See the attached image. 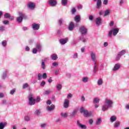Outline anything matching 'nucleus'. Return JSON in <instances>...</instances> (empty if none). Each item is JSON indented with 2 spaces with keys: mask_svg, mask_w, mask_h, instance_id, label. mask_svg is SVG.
<instances>
[{
  "mask_svg": "<svg viewBox=\"0 0 129 129\" xmlns=\"http://www.w3.org/2000/svg\"><path fill=\"white\" fill-rule=\"evenodd\" d=\"M7 126V122H0V129H4Z\"/></svg>",
  "mask_w": 129,
  "mask_h": 129,
  "instance_id": "aec40b11",
  "label": "nucleus"
},
{
  "mask_svg": "<svg viewBox=\"0 0 129 129\" xmlns=\"http://www.w3.org/2000/svg\"><path fill=\"white\" fill-rule=\"evenodd\" d=\"M103 4V5H105V6H106V5L108 4V0H104Z\"/></svg>",
  "mask_w": 129,
  "mask_h": 129,
  "instance_id": "3c124183",
  "label": "nucleus"
},
{
  "mask_svg": "<svg viewBox=\"0 0 129 129\" xmlns=\"http://www.w3.org/2000/svg\"><path fill=\"white\" fill-rule=\"evenodd\" d=\"M0 31H5V27L4 26L0 27Z\"/></svg>",
  "mask_w": 129,
  "mask_h": 129,
  "instance_id": "338daca9",
  "label": "nucleus"
},
{
  "mask_svg": "<svg viewBox=\"0 0 129 129\" xmlns=\"http://www.w3.org/2000/svg\"><path fill=\"white\" fill-rule=\"evenodd\" d=\"M41 44H38L36 45V48L37 49V50H39V51L41 50Z\"/></svg>",
  "mask_w": 129,
  "mask_h": 129,
  "instance_id": "a19ab883",
  "label": "nucleus"
},
{
  "mask_svg": "<svg viewBox=\"0 0 129 129\" xmlns=\"http://www.w3.org/2000/svg\"><path fill=\"white\" fill-rule=\"evenodd\" d=\"M48 60V58H45L44 60H42V62H41V67L42 69L45 70L46 69V64H45V61H47Z\"/></svg>",
  "mask_w": 129,
  "mask_h": 129,
  "instance_id": "dca6fc26",
  "label": "nucleus"
},
{
  "mask_svg": "<svg viewBox=\"0 0 129 129\" xmlns=\"http://www.w3.org/2000/svg\"><path fill=\"white\" fill-rule=\"evenodd\" d=\"M70 102V100L66 99L64 100L63 103V107L64 108H68L69 107V103Z\"/></svg>",
  "mask_w": 129,
  "mask_h": 129,
  "instance_id": "9b49d317",
  "label": "nucleus"
},
{
  "mask_svg": "<svg viewBox=\"0 0 129 129\" xmlns=\"http://www.w3.org/2000/svg\"><path fill=\"white\" fill-rule=\"evenodd\" d=\"M8 74V72H7V71L4 72V73H3V79H6V78H7V74Z\"/></svg>",
  "mask_w": 129,
  "mask_h": 129,
  "instance_id": "4c0bfd02",
  "label": "nucleus"
},
{
  "mask_svg": "<svg viewBox=\"0 0 129 129\" xmlns=\"http://www.w3.org/2000/svg\"><path fill=\"white\" fill-rule=\"evenodd\" d=\"M33 54H37V49L36 48H33V51H32Z\"/></svg>",
  "mask_w": 129,
  "mask_h": 129,
  "instance_id": "4d7b16f0",
  "label": "nucleus"
},
{
  "mask_svg": "<svg viewBox=\"0 0 129 129\" xmlns=\"http://www.w3.org/2000/svg\"><path fill=\"white\" fill-rule=\"evenodd\" d=\"M45 84H46V82L44 81H42L40 84V86L44 87V86H45Z\"/></svg>",
  "mask_w": 129,
  "mask_h": 129,
  "instance_id": "37998d69",
  "label": "nucleus"
},
{
  "mask_svg": "<svg viewBox=\"0 0 129 129\" xmlns=\"http://www.w3.org/2000/svg\"><path fill=\"white\" fill-rule=\"evenodd\" d=\"M24 119L25 120H26V121H29L30 117L29 116H25L24 117Z\"/></svg>",
  "mask_w": 129,
  "mask_h": 129,
  "instance_id": "58836bf2",
  "label": "nucleus"
},
{
  "mask_svg": "<svg viewBox=\"0 0 129 129\" xmlns=\"http://www.w3.org/2000/svg\"><path fill=\"white\" fill-rule=\"evenodd\" d=\"M76 13V9L75 8H73L72 10V14H74Z\"/></svg>",
  "mask_w": 129,
  "mask_h": 129,
  "instance_id": "13d9d810",
  "label": "nucleus"
},
{
  "mask_svg": "<svg viewBox=\"0 0 129 129\" xmlns=\"http://www.w3.org/2000/svg\"><path fill=\"white\" fill-rule=\"evenodd\" d=\"M60 115L61 116H62V117H63V118H65V117H67L68 116V113H67V112H61L60 113Z\"/></svg>",
  "mask_w": 129,
  "mask_h": 129,
  "instance_id": "b1692460",
  "label": "nucleus"
},
{
  "mask_svg": "<svg viewBox=\"0 0 129 129\" xmlns=\"http://www.w3.org/2000/svg\"><path fill=\"white\" fill-rule=\"evenodd\" d=\"M34 113L36 115H40V114L41 113V111H40V110H36L35 111Z\"/></svg>",
  "mask_w": 129,
  "mask_h": 129,
  "instance_id": "2f4dec72",
  "label": "nucleus"
},
{
  "mask_svg": "<svg viewBox=\"0 0 129 129\" xmlns=\"http://www.w3.org/2000/svg\"><path fill=\"white\" fill-rule=\"evenodd\" d=\"M35 102H40L41 100V98H40V97L39 96H37L36 99H35Z\"/></svg>",
  "mask_w": 129,
  "mask_h": 129,
  "instance_id": "f704fd0d",
  "label": "nucleus"
},
{
  "mask_svg": "<svg viewBox=\"0 0 129 129\" xmlns=\"http://www.w3.org/2000/svg\"><path fill=\"white\" fill-rule=\"evenodd\" d=\"M89 123H90V124H92V123H93V120L92 119H91L89 120Z\"/></svg>",
  "mask_w": 129,
  "mask_h": 129,
  "instance_id": "0e129e2a",
  "label": "nucleus"
},
{
  "mask_svg": "<svg viewBox=\"0 0 129 129\" xmlns=\"http://www.w3.org/2000/svg\"><path fill=\"white\" fill-rule=\"evenodd\" d=\"M28 7L29 9L33 10V9H35V7H36V5L35 4V3H29L28 4Z\"/></svg>",
  "mask_w": 129,
  "mask_h": 129,
  "instance_id": "a211bd4d",
  "label": "nucleus"
},
{
  "mask_svg": "<svg viewBox=\"0 0 129 129\" xmlns=\"http://www.w3.org/2000/svg\"><path fill=\"white\" fill-rule=\"evenodd\" d=\"M82 81L85 83H86V82H88V78L86 77L83 78Z\"/></svg>",
  "mask_w": 129,
  "mask_h": 129,
  "instance_id": "c756f323",
  "label": "nucleus"
},
{
  "mask_svg": "<svg viewBox=\"0 0 129 129\" xmlns=\"http://www.w3.org/2000/svg\"><path fill=\"white\" fill-rule=\"evenodd\" d=\"M60 72V71H59V70H56L54 71V74L55 75H58V74H59V73Z\"/></svg>",
  "mask_w": 129,
  "mask_h": 129,
  "instance_id": "603ef678",
  "label": "nucleus"
},
{
  "mask_svg": "<svg viewBox=\"0 0 129 129\" xmlns=\"http://www.w3.org/2000/svg\"><path fill=\"white\" fill-rule=\"evenodd\" d=\"M2 104H3V105H6V104H7V100H4L3 101V102H2Z\"/></svg>",
  "mask_w": 129,
  "mask_h": 129,
  "instance_id": "69168bd1",
  "label": "nucleus"
},
{
  "mask_svg": "<svg viewBox=\"0 0 129 129\" xmlns=\"http://www.w3.org/2000/svg\"><path fill=\"white\" fill-rule=\"evenodd\" d=\"M46 125H47V124L42 123L40 124V127H41V128H45V127H46Z\"/></svg>",
  "mask_w": 129,
  "mask_h": 129,
  "instance_id": "79ce46f5",
  "label": "nucleus"
},
{
  "mask_svg": "<svg viewBox=\"0 0 129 129\" xmlns=\"http://www.w3.org/2000/svg\"><path fill=\"white\" fill-rule=\"evenodd\" d=\"M100 100L98 98H95L93 100V102L95 104H96V103H98L99 102V101Z\"/></svg>",
  "mask_w": 129,
  "mask_h": 129,
  "instance_id": "a878e982",
  "label": "nucleus"
},
{
  "mask_svg": "<svg viewBox=\"0 0 129 129\" xmlns=\"http://www.w3.org/2000/svg\"><path fill=\"white\" fill-rule=\"evenodd\" d=\"M74 29V23L71 22L70 23L69 30V31H72Z\"/></svg>",
  "mask_w": 129,
  "mask_h": 129,
  "instance_id": "6ab92c4d",
  "label": "nucleus"
},
{
  "mask_svg": "<svg viewBox=\"0 0 129 129\" xmlns=\"http://www.w3.org/2000/svg\"><path fill=\"white\" fill-rule=\"evenodd\" d=\"M56 88L58 89V90H60V89H61V88H62V85L58 84L56 86Z\"/></svg>",
  "mask_w": 129,
  "mask_h": 129,
  "instance_id": "e433bc0d",
  "label": "nucleus"
},
{
  "mask_svg": "<svg viewBox=\"0 0 129 129\" xmlns=\"http://www.w3.org/2000/svg\"><path fill=\"white\" fill-rule=\"evenodd\" d=\"M91 59L94 62L93 64V73H96L97 72V67H98V63H97V59H96V55L94 54L93 51L90 52Z\"/></svg>",
  "mask_w": 129,
  "mask_h": 129,
  "instance_id": "f257e3e1",
  "label": "nucleus"
},
{
  "mask_svg": "<svg viewBox=\"0 0 129 129\" xmlns=\"http://www.w3.org/2000/svg\"><path fill=\"white\" fill-rule=\"evenodd\" d=\"M124 54H125V50H121L116 56V60L117 61H118V60H119V59H120V57H121V56H122V55H124Z\"/></svg>",
  "mask_w": 129,
  "mask_h": 129,
  "instance_id": "1a4fd4ad",
  "label": "nucleus"
},
{
  "mask_svg": "<svg viewBox=\"0 0 129 129\" xmlns=\"http://www.w3.org/2000/svg\"><path fill=\"white\" fill-rule=\"evenodd\" d=\"M29 104L30 105H34V104L36 103V100L33 98V95L32 94L29 95Z\"/></svg>",
  "mask_w": 129,
  "mask_h": 129,
  "instance_id": "0eeeda50",
  "label": "nucleus"
},
{
  "mask_svg": "<svg viewBox=\"0 0 129 129\" xmlns=\"http://www.w3.org/2000/svg\"><path fill=\"white\" fill-rule=\"evenodd\" d=\"M80 20H81V19L80 18V16L76 15L75 18V22H76V23H79V22H80Z\"/></svg>",
  "mask_w": 129,
  "mask_h": 129,
  "instance_id": "4be33fe9",
  "label": "nucleus"
},
{
  "mask_svg": "<svg viewBox=\"0 0 129 129\" xmlns=\"http://www.w3.org/2000/svg\"><path fill=\"white\" fill-rule=\"evenodd\" d=\"M15 92H16V89H14L12 90L10 92V94H14V93H15Z\"/></svg>",
  "mask_w": 129,
  "mask_h": 129,
  "instance_id": "5fc2aeb1",
  "label": "nucleus"
},
{
  "mask_svg": "<svg viewBox=\"0 0 129 129\" xmlns=\"http://www.w3.org/2000/svg\"><path fill=\"white\" fill-rule=\"evenodd\" d=\"M103 83V82L102 81V79H99L98 80V82H97L98 85H102Z\"/></svg>",
  "mask_w": 129,
  "mask_h": 129,
  "instance_id": "bb28decb",
  "label": "nucleus"
},
{
  "mask_svg": "<svg viewBox=\"0 0 129 129\" xmlns=\"http://www.w3.org/2000/svg\"><path fill=\"white\" fill-rule=\"evenodd\" d=\"M46 104L48 105H50V104H52V102H51V100H48L46 102Z\"/></svg>",
  "mask_w": 129,
  "mask_h": 129,
  "instance_id": "6e6d98bb",
  "label": "nucleus"
},
{
  "mask_svg": "<svg viewBox=\"0 0 129 129\" xmlns=\"http://www.w3.org/2000/svg\"><path fill=\"white\" fill-rule=\"evenodd\" d=\"M81 113H84V116L86 117L91 116L92 115V112H88V110L84 109V107H81L80 110Z\"/></svg>",
  "mask_w": 129,
  "mask_h": 129,
  "instance_id": "20e7f679",
  "label": "nucleus"
},
{
  "mask_svg": "<svg viewBox=\"0 0 129 129\" xmlns=\"http://www.w3.org/2000/svg\"><path fill=\"white\" fill-rule=\"evenodd\" d=\"M19 17H18L17 19V21L18 23H22L23 21V19H26L27 16L24 14H23L22 12L19 13Z\"/></svg>",
  "mask_w": 129,
  "mask_h": 129,
  "instance_id": "423d86ee",
  "label": "nucleus"
},
{
  "mask_svg": "<svg viewBox=\"0 0 129 129\" xmlns=\"http://www.w3.org/2000/svg\"><path fill=\"white\" fill-rule=\"evenodd\" d=\"M94 2H97L96 8L100 9L101 8V0H94Z\"/></svg>",
  "mask_w": 129,
  "mask_h": 129,
  "instance_id": "2eb2a0df",
  "label": "nucleus"
},
{
  "mask_svg": "<svg viewBox=\"0 0 129 129\" xmlns=\"http://www.w3.org/2000/svg\"><path fill=\"white\" fill-rule=\"evenodd\" d=\"M112 104H113V102L112 100L108 99H106L105 104L102 106V111H105V110H107L108 108H111V107H112Z\"/></svg>",
  "mask_w": 129,
  "mask_h": 129,
  "instance_id": "f03ea898",
  "label": "nucleus"
},
{
  "mask_svg": "<svg viewBox=\"0 0 129 129\" xmlns=\"http://www.w3.org/2000/svg\"><path fill=\"white\" fill-rule=\"evenodd\" d=\"M113 24H114V22H113V21H111L109 24L110 26L112 27V26H113Z\"/></svg>",
  "mask_w": 129,
  "mask_h": 129,
  "instance_id": "774afa93",
  "label": "nucleus"
},
{
  "mask_svg": "<svg viewBox=\"0 0 129 129\" xmlns=\"http://www.w3.org/2000/svg\"><path fill=\"white\" fill-rule=\"evenodd\" d=\"M77 124L80 128H82V129H87V126H86V125L81 124V123H80V121H79V120H78L77 121Z\"/></svg>",
  "mask_w": 129,
  "mask_h": 129,
  "instance_id": "6e6552de",
  "label": "nucleus"
},
{
  "mask_svg": "<svg viewBox=\"0 0 129 129\" xmlns=\"http://www.w3.org/2000/svg\"><path fill=\"white\" fill-rule=\"evenodd\" d=\"M67 42H68V38L61 39L59 40V42L61 45H64V44H66Z\"/></svg>",
  "mask_w": 129,
  "mask_h": 129,
  "instance_id": "f3484780",
  "label": "nucleus"
},
{
  "mask_svg": "<svg viewBox=\"0 0 129 129\" xmlns=\"http://www.w3.org/2000/svg\"><path fill=\"white\" fill-rule=\"evenodd\" d=\"M58 23H59V25H61L62 23H63V19H59Z\"/></svg>",
  "mask_w": 129,
  "mask_h": 129,
  "instance_id": "e2e57ef3",
  "label": "nucleus"
},
{
  "mask_svg": "<svg viewBox=\"0 0 129 129\" xmlns=\"http://www.w3.org/2000/svg\"><path fill=\"white\" fill-rule=\"evenodd\" d=\"M80 32L82 34V36L80 37V41H82L83 43L86 42V39L84 38L83 35H86L87 33V29L84 26H81L80 27Z\"/></svg>",
  "mask_w": 129,
  "mask_h": 129,
  "instance_id": "7ed1b4c3",
  "label": "nucleus"
},
{
  "mask_svg": "<svg viewBox=\"0 0 129 129\" xmlns=\"http://www.w3.org/2000/svg\"><path fill=\"white\" fill-rule=\"evenodd\" d=\"M81 101H85V97L84 96H82L81 97Z\"/></svg>",
  "mask_w": 129,
  "mask_h": 129,
  "instance_id": "680f3d73",
  "label": "nucleus"
},
{
  "mask_svg": "<svg viewBox=\"0 0 129 129\" xmlns=\"http://www.w3.org/2000/svg\"><path fill=\"white\" fill-rule=\"evenodd\" d=\"M42 78L43 79H46V78H47V74H46V73H44L42 75Z\"/></svg>",
  "mask_w": 129,
  "mask_h": 129,
  "instance_id": "09e8293b",
  "label": "nucleus"
},
{
  "mask_svg": "<svg viewBox=\"0 0 129 129\" xmlns=\"http://www.w3.org/2000/svg\"><path fill=\"white\" fill-rule=\"evenodd\" d=\"M59 65V63L57 62H54L52 63V66L54 67H56V66H58Z\"/></svg>",
  "mask_w": 129,
  "mask_h": 129,
  "instance_id": "49530a36",
  "label": "nucleus"
},
{
  "mask_svg": "<svg viewBox=\"0 0 129 129\" xmlns=\"http://www.w3.org/2000/svg\"><path fill=\"white\" fill-rule=\"evenodd\" d=\"M110 14V10H107L106 11L104 12V16L106 17V16H108Z\"/></svg>",
  "mask_w": 129,
  "mask_h": 129,
  "instance_id": "cd10ccee",
  "label": "nucleus"
},
{
  "mask_svg": "<svg viewBox=\"0 0 129 129\" xmlns=\"http://www.w3.org/2000/svg\"><path fill=\"white\" fill-rule=\"evenodd\" d=\"M76 113H77V110H74L72 114H71V116H75V114H76Z\"/></svg>",
  "mask_w": 129,
  "mask_h": 129,
  "instance_id": "ea45409f",
  "label": "nucleus"
},
{
  "mask_svg": "<svg viewBox=\"0 0 129 129\" xmlns=\"http://www.w3.org/2000/svg\"><path fill=\"white\" fill-rule=\"evenodd\" d=\"M119 126V122H116L115 123L114 127H118Z\"/></svg>",
  "mask_w": 129,
  "mask_h": 129,
  "instance_id": "8fccbe9b",
  "label": "nucleus"
},
{
  "mask_svg": "<svg viewBox=\"0 0 129 129\" xmlns=\"http://www.w3.org/2000/svg\"><path fill=\"white\" fill-rule=\"evenodd\" d=\"M78 54H77V53H75L73 55V58L74 59H76V58H78Z\"/></svg>",
  "mask_w": 129,
  "mask_h": 129,
  "instance_id": "864d4df0",
  "label": "nucleus"
},
{
  "mask_svg": "<svg viewBox=\"0 0 129 129\" xmlns=\"http://www.w3.org/2000/svg\"><path fill=\"white\" fill-rule=\"evenodd\" d=\"M119 31V29L113 28L110 31H109L108 36L109 38H111L112 36V34H113V36H116V35H117V33H118Z\"/></svg>",
  "mask_w": 129,
  "mask_h": 129,
  "instance_id": "39448f33",
  "label": "nucleus"
},
{
  "mask_svg": "<svg viewBox=\"0 0 129 129\" xmlns=\"http://www.w3.org/2000/svg\"><path fill=\"white\" fill-rule=\"evenodd\" d=\"M9 21L5 20L3 21V24L4 25H8V24H9Z\"/></svg>",
  "mask_w": 129,
  "mask_h": 129,
  "instance_id": "052dcab7",
  "label": "nucleus"
},
{
  "mask_svg": "<svg viewBox=\"0 0 129 129\" xmlns=\"http://www.w3.org/2000/svg\"><path fill=\"white\" fill-rule=\"evenodd\" d=\"M110 121L111 122H113V121H115V120H116V116H112L110 117Z\"/></svg>",
  "mask_w": 129,
  "mask_h": 129,
  "instance_id": "393cba45",
  "label": "nucleus"
},
{
  "mask_svg": "<svg viewBox=\"0 0 129 129\" xmlns=\"http://www.w3.org/2000/svg\"><path fill=\"white\" fill-rule=\"evenodd\" d=\"M11 16V15H10V14L9 13H6L4 15V18H5V19H9V18H10V16Z\"/></svg>",
  "mask_w": 129,
  "mask_h": 129,
  "instance_id": "72a5a7b5",
  "label": "nucleus"
},
{
  "mask_svg": "<svg viewBox=\"0 0 129 129\" xmlns=\"http://www.w3.org/2000/svg\"><path fill=\"white\" fill-rule=\"evenodd\" d=\"M32 28L34 30H38L39 29H40V24L33 23L32 24Z\"/></svg>",
  "mask_w": 129,
  "mask_h": 129,
  "instance_id": "ddd939ff",
  "label": "nucleus"
},
{
  "mask_svg": "<svg viewBox=\"0 0 129 129\" xmlns=\"http://www.w3.org/2000/svg\"><path fill=\"white\" fill-rule=\"evenodd\" d=\"M89 19L90 20V21H93V16L90 15L89 17Z\"/></svg>",
  "mask_w": 129,
  "mask_h": 129,
  "instance_id": "bf43d9fd",
  "label": "nucleus"
},
{
  "mask_svg": "<svg viewBox=\"0 0 129 129\" xmlns=\"http://www.w3.org/2000/svg\"><path fill=\"white\" fill-rule=\"evenodd\" d=\"M50 93H51V91L50 90H46L45 91L44 93L43 94L44 95H47V94H50Z\"/></svg>",
  "mask_w": 129,
  "mask_h": 129,
  "instance_id": "473e14b6",
  "label": "nucleus"
},
{
  "mask_svg": "<svg viewBox=\"0 0 129 129\" xmlns=\"http://www.w3.org/2000/svg\"><path fill=\"white\" fill-rule=\"evenodd\" d=\"M120 68V65L119 63H116L115 64L113 70L114 71H116V70H118Z\"/></svg>",
  "mask_w": 129,
  "mask_h": 129,
  "instance_id": "412c9836",
  "label": "nucleus"
},
{
  "mask_svg": "<svg viewBox=\"0 0 129 129\" xmlns=\"http://www.w3.org/2000/svg\"><path fill=\"white\" fill-rule=\"evenodd\" d=\"M102 20H101V18L98 17L96 19V24L98 27H99L100 24H101Z\"/></svg>",
  "mask_w": 129,
  "mask_h": 129,
  "instance_id": "4468645a",
  "label": "nucleus"
},
{
  "mask_svg": "<svg viewBox=\"0 0 129 129\" xmlns=\"http://www.w3.org/2000/svg\"><path fill=\"white\" fill-rule=\"evenodd\" d=\"M73 97V95H72V94L71 93H69L68 94L67 98L68 99L72 98Z\"/></svg>",
  "mask_w": 129,
  "mask_h": 129,
  "instance_id": "a18cd8bd",
  "label": "nucleus"
},
{
  "mask_svg": "<svg viewBox=\"0 0 129 129\" xmlns=\"http://www.w3.org/2000/svg\"><path fill=\"white\" fill-rule=\"evenodd\" d=\"M51 58L52 59V60H57V58H58V56H57V54H52L51 55Z\"/></svg>",
  "mask_w": 129,
  "mask_h": 129,
  "instance_id": "5701e85b",
  "label": "nucleus"
},
{
  "mask_svg": "<svg viewBox=\"0 0 129 129\" xmlns=\"http://www.w3.org/2000/svg\"><path fill=\"white\" fill-rule=\"evenodd\" d=\"M68 1L67 0H62L61 1V5L62 6H66L67 5Z\"/></svg>",
  "mask_w": 129,
  "mask_h": 129,
  "instance_id": "7c9ffc66",
  "label": "nucleus"
},
{
  "mask_svg": "<svg viewBox=\"0 0 129 129\" xmlns=\"http://www.w3.org/2000/svg\"><path fill=\"white\" fill-rule=\"evenodd\" d=\"M101 123V118H98L96 121V124L97 125H99Z\"/></svg>",
  "mask_w": 129,
  "mask_h": 129,
  "instance_id": "c85d7f7f",
  "label": "nucleus"
},
{
  "mask_svg": "<svg viewBox=\"0 0 129 129\" xmlns=\"http://www.w3.org/2000/svg\"><path fill=\"white\" fill-rule=\"evenodd\" d=\"M55 109V105L51 104L50 106H47L46 107V110L47 111H52V110H54Z\"/></svg>",
  "mask_w": 129,
  "mask_h": 129,
  "instance_id": "f8f14e48",
  "label": "nucleus"
},
{
  "mask_svg": "<svg viewBox=\"0 0 129 129\" xmlns=\"http://www.w3.org/2000/svg\"><path fill=\"white\" fill-rule=\"evenodd\" d=\"M29 85H28V84L25 83L24 84H23V89H25V88H27V87H28Z\"/></svg>",
  "mask_w": 129,
  "mask_h": 129,
  "instance_id": "c03bdc74",
  "label": "nucleus"
},
{
  "mask_svg": "<svg viewBox=\"0 0 129 129\" xmlns=\"http://www.w3.org/2000/svg\"><path fill=\"white\" fill-rule=\"evenodd\" d=\"M37 77H38V80H39V81L41 80L42 78H43L41 74H38Z\"/></svg>",
  "mask_w": 129,
  "mask_h": 129,
  "instance_id": "c9c22d12",
  "label": "nucleus"
},
{
  "mask_svg": "<svg viewBox=\"0 0 129 129\" xmlns=\"http://www.w3.org/2000/svg\"><path fill=\"white\" fill-rule=\"evenodd\" d=\"M48 5L51 7H55V6H57V2L56 0H49Z\"/></svg>",
  "mask_w": 129,
  "mask_h": 129,
  "instance_id": "9d476101",
  "label": "nucleus"
},
{
  "mask_svg": "<svg viewBox=\"0 0 129 129\" xmlns=\"http://www.w3.org/2000/svg\"><path fill=\"white\" fill-rule=\"evenodd\" d=\"M2 45L4 47H6V46H7V41H6L5 40H4L2 41Z\"/></svg>",
  "mask_w": 129,
  "mask_h": 129,
  "instance_id": "de8ad7c7",
  "label": "nucleus"
}]
</instances>
